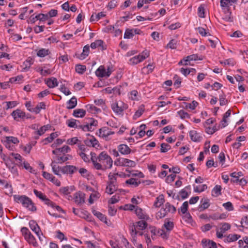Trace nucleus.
<instances>
[{"mask_svg": "<svg viewBox=\"0 0 248 248\" xmlns=\"http://www.w3.org/2000/svg\"><path fill=\"white\" fill-rule=\"evenodd\" d=\"M70 150V148L68 146L65 145L62 148H57L53 150L52 153L55 155H58V153L65 154L68 153Z\"/></svg>", "mask_w": 248, "mask_h": 248, "instance_id": "bb28decb", "label": "nucleus"}, {"mask_svg": "<svg viewBox=\"0 0 248 248\" xmlns=\"http://www.w3.org/2000/svg\"><path fill=\"white\" fill-rule=\"evenodd\" d=\"M198 15L201 18H204L205 17V9L203 5H201L198 7Z\"/></svg>", "mask_w": 248, "mask_h": 248, "instance_id": "603ef678", "label": "nucleus"}, {"mask_svg": "<svg viewBox=\"0 0 248 248\" xmlns=\"http://www.w3.org/2000/svg\"><path fill=\"white\" fill-rule=\"evenodd\" d=\"M103 44V41L101 40H97L91 44V47L92 49H95L98 46H101Z\"/></svg>", "mask_w": 248, "mask_h": 248, "instance_id": "13d9d810", "label": "nucleus"}, {"mask_svg": "<svg viewBox=\"0 0 248 248\" xmlns=\"http://www.w3.org/2000/svg\"><path fill=\"white\" fill-rule=\"evenodd\" d=\"M45 83L50 88H54L58 85V82L56 78L51 77L45 80Z\"/></svg>", "mask_w": 248, "mask_h": 248, "instance_id": "aec40b11", "label": "nucleus"}, {"mask_svg": "<svg viewBox=\"0 0 248 248\" xmlns=\"http://www.w3.org/2000/svg\"><path fill=\"white\" fill-rule=\"evenodd\" d=\"M86 114V111L83 109H76L74 110L73 115L75 117H83Z\"/></svg>", "mask_w": 248, "mask_h": 248, "instance_id": "58836bf2", "label": "nucleus"}, {"mask_svg": "<svg viewBox=\"0 0 248 248\" xmlns=\"http://www.w3.org/2000/svg\"><path fill=\"white\" fill-rule=\"evenodd\" d=\"M202 57H199L198 54H194L191 55H189L187 56L186 58L184 59L183 60H181L179 64H183L185 65H188V62L191 61H197V60H202Z\"/></svg>", "mask_w": 248, "mask_h": 248, "instance_id": "9b49d317", "label": "nucleus"}, {"mask_svg": "<svg viewBox=\"0 0 248 248\" xmlns=\"http://www.w3.org/2000/svg\"><path fill=\"white\" fill-rule=\"evenodd\" d=\"M125 184L126 185H131L133 187H136L139 186V185L140 184V180L138 181V179L135 178H130L125 181Z\"/></svg>", "mask_w": 248, "mask_h": 248, "instance_id": "c9c22d12", "label": "nucleus"}, {"mask_svg": "<svg viewBox=\"0 0 248 248\" xmlns=\"http://www.w3.org/2000/svg\"><path fill=\"white\" fill-rule=\"evenodd\" d=\"M50 54V51L48 49L41 48L37 52V56L39 57H45Z\"/></svg>", "mask_w": 248, "mask_h": 248, "instance_id": "a19ab883", "label": "nucleus"}, {"mask_svg": "<svg viewBox=\"0 0 248 248\" xmlns=\"http://www.w3.org/2000/svg\"><path fill=\"white\" fill-rule=\"evenodd\" d=\"M25 240L30 244L34 247H38V245L34 236L31 233L27 237L25 238Z\"/></svg>", "mask_w": 248, "mask_h": 248, "instance_id": "cd10ccee", "label": "nucleus"}, {"mask_svg": "<svg viewBox=\"0 0 248 248\" xmlns=\"http://www.w3.org/2000/svg\"><path fill=\"white\" fill-rule=\"evenodd\" d=\"M50 127V126L48 124L44 125L42 127H41L37 131L36 133L39 136H41L43 134L45 133V132L48 130V129Z\"/></svg>", "mask_w": 248, "mask_h": 248, "instance_id": "de8ad7c7", "label": "nucleus"}, {"mask_svg": "<svg viewBox=\"0 0 248 248\" xmlns=\"http://www.w3.org/2000/svg\"><path fill=\"white\" fill-rule=\"evenodd\" d=\"M191 140H198L200 138L198 133L195 130H191L189 133Z\"/></svg>", "mask_w": 248, "mask_h": 248, "instance_id": "0e129e2a", "label": "nucleus"}, {"mask_svg": "<svg viewBox=\"0 0 248 248\" xmlns=\"http://www.w3.org/2000/svg\"><path fill=\"white\" fill-rule=\"evenodd\" d=\"M33 64V61L32 59L29 58L25 62H24V65H25V67L24 68V70L26 71L27 69L30 68L31 66Z\"/></svg>", "mask_w": 248, "mask_h": 248, "instance_id": "e2e57ef3", "label": "nucleus"}, {"mask_svg": "<svg viewBox=\"0 0 248 248\" xmlns=\"http://www.w3.org/2000/svg\"><path fill=\"white\" fill-rule=\"evenodd\" d=\"M192 70H194V71H196V70L194 68L187 69V68H181L180 70V71L185 76H187L188 75H189L192 72Z\"/></svg>", "mask_w": 248, "mask_h": 248, "instance_id": "69168bd1", "label": "nucleus"}, {"mask_svg": "<svg viewBox=\"0 0 248 248\" xmlns=\"http://www.w3.org/2000/svg\"><path fill=\"white\" fill-rule=\"evenodd\" d=\"M176 211V208L169 202L165 203V205L161 207L160 211L156 214V218L160 219L165 217L168 213H174Z\"/></svg>", "mask_w": 248, "mask_h": 248, "instance_id": "20e7f679", "label": "nucleus"}, {"mask_svg": "<svg viewBox=\"0 0 248 248\" xmlns=\"http://www.w3.org/2000/svg\"><path fill=\"white\" fill-rule=\"evenodd\" d=\"M67 108L68 109H72L74 108L77 104V100L75 97H72L68 102H67Z\"/></svg>", "mask_w": 248, "mask_h": 248, "instance_id": "ea45409f", "label": "nucleus"}, {"mask_svg": "<svg viewBox=\"0 0 248 248\" xmlns=\"http://www.w3.org/2000/svg\"><path fill=\"white\" fill-rule=\"evenodd\" d=\"M126 172L130 174V176H138L140 178H143L144 174L141 172H139L138 170H129L127 169L126 170Z\"/></svg>", "mask_w": 248, "mask_h": 248, "instance_id": "49530a36", "label": "nucleus"}, {"mask_svg": "<svg viewBox=\"0 0 248 248\" xmlns=\"http://www.w3.org/2000/svg\"><path fill=\"white\" fill-rule=\"evenodd\" d=\"M14 158L17 161L16 165L19 167L23 166V161H25L22 156L19 154L12 153L11 154Z\"/></svg>", "mask_w": 248, "mask_h": 248, "instance_id": "5701e85b", "label": "nucleus"}, {"mask_svg": "<svg viewBox=\"0 0 248 248\" xmlns=\"http://www.w3.org/2000/svg\"><path fill=\"white\" fill-rule=\"evenodd\" d=\"M3 145L6 148L11 151H14L15 149V144H17L19 140H1Z\"/></svg>", "mask_w": 248, "mask_h": 248, "instance_id": "f3484780", "label": "nucleus"}, {"mask_svg": "<svg viewBox=\"0 0 248 248\" xmlns=\"http://www.w3.org/2000/svg\"><path fill=\"white\" fill-rule=\"evenodd\" d=\"M36 141L30 142L27 144L26 145H21L20 148L27 154H29L32 147L36 144Z\"/></svg>", "mask_w": 248, "mask_h": 248, "instance_id": "c85d7f7f", "label": "nucleus"}, {"mask_svg": "<svg viewBox=\"0 0 248 248\" xmlns=\"http://www.w3.org/2000/svg\"><path fill=\"white\" fill-rule=\"evenodd\" d=\"M114 165L117 166H125L133 168L136 165L135 161L127 158L120 157L114 161Z\"/></svg>", "mask_w": 248, "mask_h": 248, "instance_id": "6e6552de", "label": "nucleus"}, {"mask_svg": "<svg viewBox=\"0 0 248 248\" xmlns=\"http://www.w3.org/2000/svg\"><path fill=\"white\" fill-rule=\"evenodd\" d=\"M98 124L97 121L94 119H91L89 124L83 125V131H92L94 130V127H96Z\"/></svg>", "mask_w": 248, "mask_h": 248, "instance_id": "ddd939ff", "label": "nucleus"}, {"mask_svg": "<svg viewBox=\"0 0 248 248\" xmlns=\"http://www.w3.org/2000/svg\"><path fill=\"white\" fill-rule=\"evenodd\" d=\"M144 110V106L143 105H140L138 109L135 112L134 115L133 116V119L134 120H136L143 114Z\"/></svg>", "mask_w": 248, "mask_h": 248, "instance_id": "f704fd0d", "label": "nucleus"}, {"mask_svg": "<svg viewBox=\"0 0 248 248\" xmlns=\"http://www.w3.org/2000/svg\"><path fill=\"white\" fill-rule=\"evenodd\" d=\"M201 203V204L199 207L200 211H202L207 209L210 206L209 200L207 198L202 199Z\"/></svg>", "mask_w": 248, "mask_h": 248, "instance_id": "a878e982", "label": "nucleus"}, {"mask_svg": "<svg viewBox=\"0 0 248 248\" xmlns=\"http://www.w3.org/2000/svg\"><path fill=\"white\" fill-rule=\"evenodd\" d=\"M74 190V186L62 187L60 189V191L64 195H67Z\"/></svg>", "mask_w": 248, "mask_h": 248, "instance_id": "4c0bfd02", "label": "nucleus"}, {"mask_svg": "<svg viewBox=\"0 0 248 248\" xmlns=\"http://www.w3.org/2000/svg\"><path fill=\"white\" fill-rule=\"evenodd\" d=\"M202 244L203 248H217L216 243L211 240H202Z\"/></svg>", "mask_w": 248, "mask_h": 248, "instance_id": "4be33fe9", "label": "nucleus"}, {"mask_svg": "<svg viewBox=\"0 0 248 248\" xmlns=\"http://www.w3.org/2000/svg\"><path fill=\"white\" fill-rule=\"evenodd\" d=\"M116 175H118V173H109L108 174V186L106 189V192L108 194H112L116 191L117 189Z\"/></svg>", "mask_w": 248, "mask_h": 248, "instance_id": "7ed1b4c3", "label": "nucleus"}, {"mask_svg": "<svg viewBox=\"0 0 248 248\" xmlns=\"http://www.w3.org/2000/svg\"><path fill=\"white\" fill-rule=\"evenodd\" d=\"M184 214V215L183 216V218L185 220V221L187 223H191L192 222L193 220L192 217L190 213L186 212V213Z\"/></svg>", "mask_w": 248, "mask_h": 248, "instance_id": "774afa93", "label": "nucleus"}, {"mask_svg": "<svg viewBox=\"0 0 248 248\" xmlns=\"http://www.w3.org/2000/svg\"><path fill=\"white\" fill-rule=\"evenodd\" d=\"M202 36H206L210 35L209 32L207 31L206 30L202 27H198L196 29Z\"/></svg>", "mask_w": 248, "mask_h": 248, "instance_id": "bf43d9fd", "label": "nucleus"}, {"mask_svg": "<svg viewBox=\"0 0 248 248\" xmlns=\"http://www.w3.org/2000/svg\"><path fill=\"white\" fill-rule=\"evenodd\" d=\"M113 71L112 66H108L106 69L104 66L101 65L96 70L95 74L96 76L100 78H108Z\"/></svg>", "mask_w": 248, "mask_h": 248, "instance_id": "0eeeda50", "label": "nucleus"}, {"mask_svg": "<svg viewBox=\"0 0 248 248\" xmlns=\"http://www.w3.org/2000/svg\"><path fill=\"white\" fill-rule=\"evenodd\" d=\"M87 146H92L96 149H99L100 145L98 140H84Z\"/></svg>", "mask_w": 248, "mask_h": 248, "instance_id": "79ce46f5", "label": "nucleus"}, {"mask_svg": "<svg viewBox=\"0 0 248 248\" xmlns=\"http://www.w3.org/2000/svg\"><path fill=\"white\" fill-rule=\"evenodd\" d=\"M91 161L94 168L98 170L110 169L113 163L112 158L105 152H101L97 157L95 156V154L91 153Z\"/></svg>", "mask_w": 248, "mask_h": 248, "instance_id": "f257e3e1", "label": "nucleus"}, {"mask_svg": "<svg viewBox=\"0 0 248 248\" xmlns=\"http://www.w3.org/2000/svg\"><path fill=\"white\" fill-rule=\"evenodd\" d=\"M241 236L236 234H229L226 238V241L228 242H231L235 241L240 238Z\"/></svg>", "mask_w": 248, "mask_h": 248, "instance_id": "a18cd8bd", "label": "nucleus"}, {"mask_svg": "<svg viewBox=\"0 0 248 248\" xmlns=\"http://www.w3.org/2000/svg\"><path fill=\"white\" fill-rule=\"evenodd\" d=\"M184 104L186 105L185 107L186 108H188L192 110H194L198 105V102L196 101H193L191 103H184Z\"/></svg>", "mask_w": 248, "mask_h": 248, "instance_id": "6e6d98bb", "label": "nucleus"}, {"mask_svg": "<svg viewBox=\"0 0 248 248\" xmlns=\"http://www.w3.org/2000/svg\"><path fill=\"white\" fill-rule=\"evenodd\" d=\"M177 113L181 119L190 118V115L183 109L178 111Z\"/></svg>", "mask_w": 248, "mask_h": 248, "instance_id": "052dcab7", "label": "nucleus"}, {"mask_svg": "<svg viewBox=\"0 0 248 248\" xmlns=\"http://www.w3.org/2000/svg\"><path fill=\"white\" fill-rule=\"evenodd\" d=\"M135 212L140 219L147 220L149 218V216L140 208L138 206H136Z\"/></svg>", "mask_w": 248, "mask_h": 248, "instance_id": "a211bd4d", "label": "nucleus"}, {"mask_svg": "<svg viewBox=\"0 0 248 248\" xmlns=\"http://www.w3.org/2000/svg\"><path fill=\"white\" fill-rule=\"evenodd\" d=\"M222 187L220 185H216L212 190V196L217 197L221 194Z\"/></svg>", "mask_w": 248, "mask_h": 248, "instance_id": "2f4dec72", "label": "nucleus"}, {"mask_svg": "<svg viewBox=\"0 0 248 248\" xmlns=\"http://www.w3.org/2000/svg\"><path fill=\"white\" fill-rule=\"evenodd\" d=\"M137 229L140 230H144L147 226V223L146 221L143 220H141L136 222L135 224Z\"/></svg>", "mask_w": 248, "mask_h": 248, "instance_id": "37998d69", "label": "nucleus"}, {"mask_svg": "<svg viewBox=\"0 0 248 248\" xmlns=\"http://www.w3.org/2000/svg\"><path fill=\"white\" fill-rule=\"evenodd\" d=\"M177 46V41L175 39L171 40L167 44V47L171 49H175Z\"/></svg>", "mask_w": 248, "mask_h": 248, "instance_id": "864d4df0", "label": "nucleus"}, {"mask_svg": "<svg viewBox=\"0 0 248 248\" xmlns=\"http://www.w3.org/2000/svg\"><path fill=\"white\" fill-rule=\"evenodd\" d=\"M62 153H58L56 155L57 161L58 163H62L69 159V155H65V154H61Z\"/></svg>", "mask_w": 248, "mask_h": 248, "instance_id": "7c9ffc66", "label": "nucleus"}, {"mask_svg": "<svg viewBox=\"0 0 248 248\" xmlns=\"http://www.w3.org/2000/svg\"><path fill=\"white\" fill-rule=\"evenodd\" d=\"M134 36V33L132 29H127L126 30L124 34V39H129Z\"/></svg>", "mask_w": 248, "mask_h": 248, "instance_id": "4d7b16f0", "label": "nucleus"}, {"mask_svg": "<svg viewBox=\"0 0 248 248\" xmlns=\"http://www.w3.org/2000/svg\"><path fill=\"white\" fill-rule=\"evenodd\" d=\"M128 106L121 101L113 103L111 104V108L116 114H123L124 110L127 109Z\"/></svg>", "mask_w": 248, "mask_h": 248, "instance_id": "423d86ee", "label": "nucleus"}, {"mask_svg": "<svg viewBox=\"0 0 248 248\" xmlns=\"http://www.w3.org/2000/svg\"><path fill=\"white\" fill-rule=\"evenodd\" d=\"M14 201L20 203L22 205L28 208L30 211L34 212L36 210V206L30 198L25 195H14Z\"/></svg>", "mask_w": 248, "mask_h": 248, "instance_id": "f03ea898", "label": "nucleus"}, {"mask_svg": "<svg viewBox=\"0 0 248 248\" xmlns=\"http://www.w3.org/2000/svg\"><path fill=\"white\" fill-rule=\"evenodd\" d=\"M86 70V68L85 65L78 64L76 66V71L79 74H83Z\"/></svg>", "mask_w": 248, "mask_h": 248, "instance_id": "680f3d73", "label": "nucleus"}, {"mask_svg": "<svg viewBox=\"0 0 248 248\" xmlns=\"http://www.w3.org/2000/svg\"><path fill=\"white\" fill-rule=\"evenodd\" d=\"M93 215L98 218L101 221L106 224H108L107 217L99 212L94 210L93 212Z\"/></svg>", "mask_w": 248, "mask_h": 248, "instance_id": "72a5a7b5", "label": "nucleus"}, {"mask_svg": "<svg viewBox=\"0 0 248 248\" xmlns=\"http://www.w3.org/2000/svg\"><path fill=\"white\" fill-rule=\"evenodd\" d=\"M78 170V168L75 166L66 165L62 167V173L72 175L74 173L77 171Z\"/></svg>", "mask_w": 248, "mask_h": 248, "instance_id": "4468645a", "label": "nucleus"}, {"mask_svg": "<svg viewBox=\"0 0 248 248\" xmlns=\"http://www.w3.org/2000/svg\"><path fill=\"white\" fill-rule=\"evenodd\" d=\"M85 194L81 192H76L74 195V200L76 203L78 204L83 203L85 202Z\"/></svg>", "mask_w": 248, "mask_h": 248, "instance_id": "dca6fc26", "label": "nucleus"}, {"mask_svg": "<svg viewBox=\"0 0 248 248\" xmlns=\"http://www.w3.org/2000/svg\"><path fill=\"white\" fill-rule=\"evenodd\" d=\"M164 202L165 199L164 195L163 194H161L156 198L154 205L155 207H159Z\"/></svg>", "mask_w": 248, "mask_h": 248, "instance_id": "473e14b6", "label": "nucleus"}, {"mask_svg": "<svg viewBox=\"0 0 248 248\" xmlns=\"http://www.w3.org/2000/svg\"><path fill=\"white\" fill-rule=\"evenodd\" d=\"M66 123L67 124V125L70 127L80 129L81 131H83V125L80 124V122L78 120L71 119L67 120Z\"/></svg>", "mask_w": 248, "mask_h": 248, "instance_id": "f8f14e48", "label": "nucleus"}, {"mask_svg": "<svg viewBox=\"0 0 248 248\" xmlns=\"http://www.w3.org/2000/svg\"><path fill=\"white\" fill-rule=\"evenodd\" d=\"M114 134V132L112 131L110 129L106 126L99 129L98 132H96V135L101 138H106L108 136Z\"/></svg>", "mask_w": 248, "mask_h": 248, "instance_id": "9d476101", "label": "nucleus"}, {"mask_svg": "<svg viewBox=\"0 0 248 248\" xmlns=\"http://www.w3.org/2000/svg\"><path fill=\"white\" fill-rule=\"evenodd\" d=\"M241 225L239 227L248 228V216H245L242 218L241 220ZM236 226L238 227L237 225Z\"/></svg>", "mask_w": 248, "mask_h": 248, "instance_id": "09e8293b", "label": "nucleus"}, {"mask_svg": "<svg viewBox=\"0 0 248 248\" xmlns=\"http://www.w3.org/2000/svg\"><path fill=\"white\" fill-rule=\"evenodd\" d=\"M193 188L194 192L201 193L202 191H204L207 188V186L205 184L199 186L193 185Z\"/></svg>", "mask_w": 248, "mask_h": 248, "instance_id": "c03bdc74", "label": "nucleus"}, {"mask_svg": "<svg viewBox=\"0 0 248 248\" xmlns=\"http://www.w3.org/2000/svg\"><path fill=\"white\" fill-rule=\"evenodd\" d=\"M90 47L89 45H86L83 47V51L81 54H76V56L80 60L85 59L89 55Z\"/></svg>", "mask_w": 248, "mask_h": 248, "instance_id": "6ab92c4d", "label": "nucleus"}, {"mask_svg": "<svg viewBox=\"0 0 248 248\" xmlns=\"http://www.w3.org/2000/svg\"><path fill=\"white\" fill-rule=\"evenodd\" d=\"M231 114V110L229 109L227 111V112L224 114L223 120L222 121L223 127H225L227 125L226 119L230 117Z\"/></svg>", "mask_w": 248, "mask_h": 248, "instance_id": "5fc2aeb1", "label": "nucleus"}, {"mask_svg": "<svg viewBox=\"0 0 248 248\" xmlns=\"http://www.w3.org/2000/svg\"><path fill=\"white\" fill-rule=\"evenodd\" d=\"M118 151L123 155H128L131 152V149L126 144H121L118 146Z\"/></svg>", "mask_w": 248, "mask_h": 248, "instance_id": "393cba45", "label": "nucleus"}, {"mask_svg": "<svg viewBox=\"0 0 248 248\" xmlns=\"http://www.w3.org/2000/svg\"><path fill=\"white\" fill-rule=\"evenodd\" d=\"M0 185L3 186V188H10V192H12V186L10 185L6 180L0 179Z\"/></svg>", "mask_w": 248, "mask_h": 248, "instance_id": "8fccbe9b", "label": "nucleus"}, {"mask_svg": "<svg viewBox=\"0 0 248 248\" xmlns=\"http://www.w3.org/2000/svg\"><path fill=\"white\" fill-rule=\"evenodd\" d=\"M29 226L31 230L36 234L41 232L40 228L38 224L34 220H31L29 222Z\"/></svg>", "mask_w": 248, "mask_h": 248, "instance_id": "b1692460", "label": "nucleus"}, {"mask_svg": "<svg viewBox=\"0 0 248 248\" xmlns=\"http://www.w3.org/2000/svg\"><path fill=\"white\" fill-rule=\"evenodd\" d=\"M149 56V52L147 50L143 51L138 55L134 56L129 60V63L131 65H136L143 62Z\"/></svg>", "mask_w": 248, "mask_h": 248, "instance_id": "39448f33", "label": "nucleus"}, {"mask_svg": "<svg viewBox=\"0 0 248 248\" xmlns=\"http://www.w3.org/2000/svg\"><path fill=\"white\" fill-rule=\"evenodd\" d=\"M205 127L206 128V129H205L206 132L207 134H210V135L213 134L217 130L216 126H215L211 127L210 126H207L206 125H205Z\"/></svg>", "mask_w": 248, "mask_h": 248, "instance_id": "338daca9", "label": "nucleus"}, {"mask_svg": "<svg viewBox=\"0 0 248 248\" xmlns=\"http://www.w3.org/2000/svg\"><path fill=\"white\" fill-rule=\"evenodd\" d=\"M237 0H220V7L224 13H230V7L236 3Z\"/></svg>", "mask_w": 248, "mask_h": 248, "instance_id": "1a4fd4ad", "label": "nucleus"}, {"mask_svg": "<svg viewBox=\"0 0 248 248\" xmlns=\"http://www.w3.org/2000/svg\"><path fill=\"white\" fill-rule=\"evenodd\" d=\"M163 227L166 229L167 232H170L174 228V223L172 221H169L168 219H166L163 225Z\"/></svg>", "mask_w": 248, "mask_h": 248, "instance_id": "c756f323", "label": "nucleus"}, {"mask_svg": "<svg viewBox=\"0 0 248 248\" xmlns=\"http://www.w3.org/2000/svg\"><path fill=\"white\" fill-rule=\"evenodd\" d=\"M42 109H46V104L43 102L39 103L37 105V106L35 108H34V110H31L33 112L35 113V114H38L40 113V112Z\"/></svg>", "mask_w": 248, "mask_h": 248, "instance_id": "e433bc0d", "label": "nucleus"}, {"mask_svg": "<svg viewBox=\"0 0 248 248\" xmlns=\"http://www.w3.org/2000/svg\"><path fill=\"white\" fill-rule=\"evenodd\" d=\"M188 207V203L187 201L185 202L180 208L178 209V212H181L182 214H185L187 212Z\"/></svg>", "mask_w": 248, "mask_h": 248, "instance_id": "3c124183", "label": "nucleus"}, {"mask_svg": "<svg viewBox=\"0 0 248 248\" xmlns=\"http://www.w3.org/2000/svg\"><path fill=\"white\" fill-rule=\"evenodd\" d=\"M11 115L16 120H18L19 118H24L25 117V113L18 109L14 111Z\"/></svg>", "mask_w": 248, "mask_h": 248, "instance_id": "412c9836", "label": "nucleus"}, {"mask_svg": "<svg viewBox=\"0 0 248 248\" xmlns=\"http://www.w3.org/2000/svg\"><path fill=\"white\" fill-rule=\"evenodd\" d=\"M58 162L55 161H52L50 165L52 167V171L53 173L59 176L60 177H62V175L61 173H62V167H60L58 165Z\"/></svg>", "mask_w": 248, "mask_h": 248, "instance_id": "2eb2a0df", "label": "nucleus"}]
</instances>
